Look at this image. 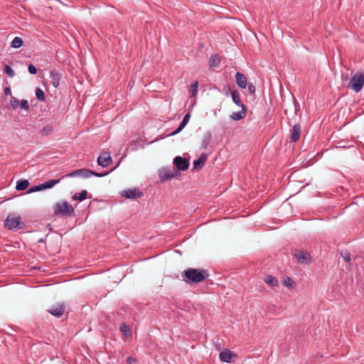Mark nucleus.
<instances>
[{"label":"nucleus","mask_w":364,"mask_h":364,"mask_svg":"<svg viewBox=\"0 0 364 364\" xmlns=\"http://www.w3.org/2000/svg\"><path fill=\"white\" fill-rule=\"evenodd\" d=\"M220 63V58L217 54L212 55L209 58L208 64H209L210 68L217 67L219 65Z\"/></svg>","instance_id":"22"},{"label":"nucleus","mask_w":364,"mask_h":364,"mask_svg":"<svg viewBox=\"0 0 364 364\" xmlns=\"http://www.w3.org/2000/svg\"><path fill=\"white\" fill-rule=\"evenodd\" d=\"M97 164L102 167H107L112 163V159L108 152H104L97 158Z\"/></svg>","instance_id":"11"},{"label":"nucleus","mask_w":364,"mask_h":364,"mask_svg":"<svg viewBox=\"0 0 364 364\" xmlns=\"http://www.w3.org/2000/svg\"><path fill=\"white\" fill-rule=\"evenodd\" d=\"M264 282L271 287H277L278 285L277 279L271 275L266 277Z\"/></svg>","instance_id":"25"},{"label":"nucleus","mask_w":364,"mask_h":364,"mask_svg":"<svg viewBox=\"0 0 364 364\" xmlns=\"http://www.w3.org/2000/svg\"><path fill=\"white\" fill-rule=\"evenodd\" d=\"M247 85V87H248L249 92L251 95H254L255 93L256 88H255V85H253V83L249 82Z\"/></svg>","instance_id":"36"},{"label":"nucleus","mask_w":364,"mask_h":364,"mask_svg":"<svg viewBox=\"0 0 364 364\" xmlns=\"http://www.w3.org/2000/svg\"><path fill=\"white\" fill-rule=\"evenodd\" d=\"M30 183H16V188L18 191L26 190Z\"/></svg>","instance_id":"33"},{"label":"nucleus","mask_w":364,"mask_h":364,"mask_svg":"<svg viewBox=\"0 0 364 364\" xmlns=\"http://www.w3.org/2000/svg\"><path fill=\"white\" fill-rule=\"evenodd\" d=\"M301 125L296 124L293 126L291 133L290 134V140L291 142H296L299 141L301 136Z\"/></svg>","instance_id":"14"},{"label":"nucleus","mask_w":364,"mask_h":364,"mask_svg":"<svg viewBox=\"0 0 364 364\" xmlns=\"http://www.w3.org/2000/svg\"><path fill=\"white\" fill-rule=\"evenodd\" d=\"M211 140H212V134L210 131H208L203 135L201 145H200V149H204V150L207 149Z\"/></svg>","instance_id":"20"},{"label":"nucleus","mask_w":364,"mask_h":364,"mask_svg":"<svg viewBox=\"0 0 364 364\" xmlns=\"http://www.w3.org/2000/svg\"><path fill=\"white\" fill-rule=\"evenodd\" d=\"M338 148H346V147H348L349 146H346L344 144L343 141H339L338 143V145L336 146Z\"/></svg>","instance_id":"40"},{"label":"nucleus","mask_w":364,"mask_h":364,"mask_svg":"<svg viewBox=\"0 0 364 364\" xmlns=\"http://www.w3.org/2000/svg\"><path fill=\"white\" fill-rule=\"evenodd\" d=\"M294 256L300 264H308L311 262V255L307 251H296Z\"/></svg>","instance_id":"10"},{"label":"nucleus","mask_w":364,"mask_h":364,"mask_svg":"<svg viewBox=\"0 0 364 364\" xmlns=\"http://www.w3.org/2000/svg\"><path fill=\"white\" fill-rule=\"evenodd\" d=\"M87 191L84 190V191H81L78 194V196L77 194H75L73 196V200H79L80 201H82L83 200H85L87 198Z\"/></svg>","instance_id":"28"},{"label":"nucleus","mask_w":364,"mask_h":364,"mask_svg":"<svg viewBox=\"0 0 364 364\" xmlns=\"http://www.w3.org/2000/svg\"><path fill=\"white\" fill-rule=\"evenodd\" d=\"M4 72L9 77H14L15 76L14 70L8 65L4 67Z\"/></svg>","instance_id":"29"},{"label":"nucleus","mask_w":364,"mask_h":364,"mask_svg":"<svg viewBox=\"0 0 364 364\" xmlns=\"http://www.w3.org/2000/svg\"><path fill=\"white\" fill-rule=\"evenodd\" d=\"M4 226L9 230H20L23 228L25 225L21 221L20 216L9 215L5 220Z\"/></svg>","instance_id":"5"},{"label":"nucleus","mask_w":364,"mask_h":364,"mask_svg":"<svg viewBox=\"0 0 364 364\" xmlns=\"http://www.w3.org/2000/svg\"><path fill=\"white\" fill-rule=\"evenodd\" d=\"M231 96H232V100L233 101V102L242 107V105H245L243 103H242V101H241V99H240V92L237 90H234L232 92H231Z\"/></svg>","instance_id":"21"},{"label":"nucleus","mask_w":364,"mask_h":364,"mask_svg":"<svg viewBox=\"0 0 364 364\" xmlns=\"http://www.w3.org/2000/svg\"><path fill=\"white\" fill-rule=\"evenodd\" d=\"M35 94L37 100L40 102H43L45 100V94L43 90L41 87H36L35 90Z\"/></svg>","instance_id":"26"},{"label":"nucleus","mask_w":364,"mask_h":364,"mask_svg":"<svg viewBox=\"0 0 364 364\" xmlns=\"http://www.w3.org/2000/svg\"><path fill=\"white\" fill-rule=\"evenodd\" d=\"M55 183H40L38 186H36L34 187H31L28 191V193L36 192V191H41L45 189L50 188H52Z\"/></svg>","instance_id":"19"},{"label":"nucleus","mask_w":364,"mask_h":364,"mask_svg":"<svg viewBox=\"0 0 364 364\" xmlns=\"http://www.w3.org/2000/svg\"><path fill=\"white\" fill-rule=\"evenodd\" d=\"M208 159V156L205 154H202L199 158L196 160H194L193 161V170H196V171H198V170H200L203 166H204V164L206 161Z\"/></svg>","instance_id":"12"},{"label":"nucleus","mask_w":364,"mask_h":364,"mask_svg":"<svg viewBox=\"0 0 364 364\" xmlns=\"http://www.w3.org/2000/svg\"><path fill=\"white\" fill-rule=\"evenodd\" d=\"M159 176L161 182H165L166 181L175 179L180 180L181 174L172 166H164L158 171Z\"/></svg>","instance_id":"3"},{"label":"nucleus","mask_w":364,"mask_h":364,"mask_svg":"<svg viewBox=\"0 0 364 364\" xmlns=\"http://www.w3.org/2000/svg\"><path fill=\"white\" fill-rule=\"evenodd\" d=\"M53 127L51 126L47 125L43 127L41 130V133L43 134H49L52 132Z\"/></svg>","instance_id":"31"},{"label":"nucleus","mask_w":364,"mask_h":364,"mask_svg":"<svg viewBox=\"0 0 364 364\" xmlns=\"http://www.w3.org/2000/svg\"><path fill=\"white\" fill-rule=\"evenodd\" d=\"M190 118H191V113L188 112L184 116L183 119L181 122L178 128L175 131H173V132L169 134L168 136H174V135L178 134L179 132H181L185 128V127L187 125Z\"/></svg>","instance_id":"13"},{"label":"nucleus","mask_w":364,"mask_h":364,"mask_svg":"<svg viewBox=\"0 0 364 364\" xmlns=\"http://www.w3.org/2000/svg\"><path fill=\"white\" fill-rule=\"evenodd\" d=\"M20 107L22 109H24L26 111H28L30 109V107H29V105H28V102L26 100H21L20 102Z\"/></svg>","instance_id":"30"},{"label":"nucleus","mask_w":364,"mask_h":364,"mask_svg":"<svg viewBox=\"0 0 364 364\" xmlns=\"http://www.w3.org/2000/svg\"><path fill=\"white\" fill-rule=\"evenodd\" d=\"M65 311L64 303H58L50 306L47 311L52 316L59 318L63 316Z\"/></svg>","instance_id":"9"},{"label":"nucleus","mask_w":364,"mask_h":364,"mask_svg":"<svg viewBox=\"0 0 364 364\" xmlns=\"http://www.w3.org/2000/svg\"><path fill=\"white\" fill-rule=\"evenodd\" d=\"M50 78L51 79L52 85L57 88L61 79V74L58 73L55 70H51L50 72Z\"/></svg>","instance_id":"18"},{"label":"nucleus","mask_w":364,"mask_h":364,"mask_svg":"<svg viewBox=\"0 0 364 364\" xmlns=\"http://www.w3.org/2000/svg\"><path fill=\"white\" fill-rule=\"evenodd\" d=\"M198 87V81H195L191 85L189 91L191 92V97H195L197 95Z\"/></svg>","instance_id":"27"},{"label":"nucleus","mask_w":364,"mask_h":364,"mask_svg":"<svg viewBox=\"0 0 364 364\" xmlns=\"http://www.w3.org/2000/svg\"><path fill=\"white\" fill-rule=\"evenodd\" d=\"M19 101L17 98L12 97L11 100V105L13 107V109H16L18 106Z\"/></svg>","instance_id":"35"},{"label":"nucleus","mask_w":364,"mask_h":364,"mask_svg":"<svg viewBox=\"0 0 364 364\" xmlns=\"http://www.w3.org/2000/svg\"><path fill=\"white\" fill-rule=\"evenodd\" d=\"M16 182H22V183H24V182H28V180H26V179H23V180H22V179H19V180H18Z\"/></svg>","instance_id":"41"},{"label":"nucleus","mask_w":364,"mask_h":364,"mask_svg":"<svg viewBox=\"0 0 364 364\" xmlns=\"http://www.w3.org/2000/svg\"><path fill=\"white\" fill-rule=\"evenodd\" d=\"M13 181H14V178H11L10 182H13Z\"/></svg>","instance_id":"42"},{"label":"nucleus","mask_w":364,"mask_h":364,"mask_svg":"<svg viewBox=\"0 0 364 364\" xmlns=\"http://www.w3.org/2000/svg\"><path fill=\"white\" fill-rule=\"evenodd\" d=\"M54 215L56 216L65 215L73 216L75 210L73 206L67 201L57 203L53 206Z\"/></svg>","instance_id":"4"},{"label":"nucleus","mask_w":364,"mask_h":364,"mask_svg":"<svg viewBox=\"0 0 364 364\" xmlns=\"http://www.w3.org/2000/svg\"><path fill=\"white\" fill-rule=\"evenodd\" d=\"M235 82H236V84L237 85L242 88V89H245L247 87V78L245 77V75L240 73V72H237L236 74H235Z\"/></svg>","instance_id":"15"},{"label":"nucleus","mask_w":364,"mask_h":364,"mask_svg":"<svg viewBox=\"0 0 364 364\" xmlns=\"http://www.w3.org/2000/svg\"><path fill=\"white\" fill-rule=\"evenodd\" d=\"M127 364H135L137 363V359L134 357L129 356L127 358Z\"/></svg>","instance_id":"37"},{"label":"nucleus","mask_w":364,"mask_h":364,"mask_svg":"<svg viewBox=\"0 0 364 364\" xmlns=\"http://www.w3.org/2000/svg\"><path fill=\"white\" fill-rule=\"evenodd\" d=\"M247 114V107L245 105H242L241 107V111L237 112H232L230 117L231 119L234 121H239L240 119H242L245 117Z\"/></svg>","instance_id":"16"},{"label":"nucleus","mask_w":364,"mask_h":364,"mask_svg":"<svg viewBox=\"0 0 364 364\" xmlns=\"http://www.w3.org/2000/svg\"><path fill=\"white\" fill-rule=\"evenodd\" d=\"M235 356V354H234L230 350H225L222 351L221 353H220L219 355L220 360L225 363H231L232 358Z\"/></svg>","instance_id":"17"},{"label":"nucleus","mask_w":364,"mask_h":364,"mask_svg":"<svg viewBox=\"0 0 364 364\" xmlns=\"http://www.w3.org/2000/svg\"><path fill=\"white\" fill-rule=\"evenodd\" d=\"M4 94L6 95H11V88L9 87H6L5 89H4Z\"/></svg>","instance_id":"39"},{"label":"nucleus","mask_w":364,"mask_h":364,"mask_svg":"<svg viewBox=\"0 0 364 364\" xmlns=\"http://www.w3.org/2000/svg\"><path fill=\"white\" fill-rule=\"evenodd\" d=\"M28 71L31 75H36L38 72L37 68L33 64L28 65Z\"/></svg>","instance_id":"34"},{"label":"nucleus","mask_w":364,"mask_h":364,"mask_svg":"<svg viewBox=\"0 0 364 364\" xmlns=\"http://www.w3.org/2000/svg\"><path fill=\"white\" fill-rule=\"evenodd\" d=\"M120 331L123 333V335L126 337H129L132 336V330L129 326L126 323H122L119 326Z\"/></svg>","instance_id":"23"},{"label":"nucleus","mask_w":364,"mask_h":364,"mask_svg":"<svg viewBox=\"0 0 364 364\" xmlns=\"http://www.w3.org/2000/svg\"><path fill=\"white\" fill-rule=\"evenodd\" d=\"M112 169L109 171H104V172H95L92 171L87 168H80L75 170L68 174L63 176L61 178L58 179H50L46 182H60L61 180L67 178V177H80L82 179L87 178L91 176H95L97 177H102L107 176L109 173H110Z\"/></svg>","instance_id":"2"},{"label":"nucleus","mask_w":364,"mask_h":364,"mask_svg":"<svg viewBox=\"0 0 364 364\" xmlns=\"http://www.w3.org/2000/svg\"><path fill=\"white\" fill-rule=\"evenodd\" d=\"M343 259L345 260V262H350V260H351V258H350V254L348 253V252H346L343 255Z\"/></svg>","instance_id":"38"},{"label":"nucleus","mask_w":364,"mask_h":364,"mask_svg":"<svg viewBox=\"0 0 364 364\" xmlns=\"http://www.w3.org/2000/svg\"><path fill=\"white\" fill-rule=\"evenodd\" d=\"M364 85V75L363 73H356L351 78L348 88L352 89L355 92H360Z\"/></svg>","instance_id":"6"},{"label":"nucleus","mask_w":364,"mask_h":364,"mask_svg":"<svg viewBox=\"0 0 364 364\" xmlns=\"http://www.w3.org/2000/svg\"><path fill=\"white\" fill-rule=\"evenodd\" d=\"M120 195L128 199H137L141 198L144 194L139 188L127 189L124 190L120 193Z\"/></svg>","instance_id":"8"},{"label":"nucleus","mask_w":364,"mask_h":364,"mask_svg":"<svg viewBox=\"0 0 364 364\" xmlns=\"http://www.w3.org/2000/svg\"><path fill=\"white\" fill-rule=\"evenodd\" d=\"M183 280L187 284H198L209 277L208 270L204 269L188 268L184 270Z\"/></svg>","instance_id":"1"},{"label":"nucleus","mask_w":364,"mask_h":364,"mask_svg":"<svg viewBox=\"0 0 364 364\" xmlns=\"http://www.w3.org/2000/svg\"><path fill=\"white\" fill-rule=\"evenodd\" d=\"M190 166V161L188 159L177 156L174 157L173 160V166L178 172L186 171Z\"/></svg>","instance_id":"7"},{"label":"nucleus","mask_w":364,"mask_h":364,"mask_svg":"<svg viewBox=\"0 0 364 364\" xmlns=\"http://www.w3.org/2000/svg\"><path fill=\"white\" fill-rule=\"evenodd\" d=\"M283 284L286 287H290L291 288L292 287V284L294 283L293 280L291 279H290L289 277H287L285 279H284L283 280Z\"/></svg>","instance_id":"32"},{"label":"nucleus","mask_w":364,"mask_h":364,"mask_svg":"<svg viewBox=\"0 0 364 364\" xmlns=\"http://www.w3.org/2000/svg\"><path fill=\"white\" fill-rule=\"evenodd\" d=\"M23 45V41L21 38L20 37H15L11 43V47L13 48H19Z\"/></svg>","instance_id":"24"}]
</instances>
